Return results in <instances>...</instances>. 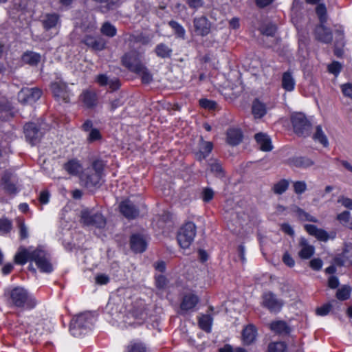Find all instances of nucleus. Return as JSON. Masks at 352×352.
Wrapping results in <instances>:
<instances>
[{"instance_id": "nucleus-1", "label": "nucleus", "mask_w": 352, "mask_h": 352, "mask_svg": "<svg viewBox=\"0 0 352 352\" xmlns=\"http://www.w3.org/2000/svg\"><path fill=\"white\" fill-rule=\"evenodd\" d=\"M2 299L8 308L19 313L31 311L39 304L34 294L21 285L5 288Z\"/></svg>"}, {"instance_id": "nucleus-2", "label": "nucleus", "mask_w": 352, "mask_h": 352, "mask_svg": "<svg viewBox=\"0 0 352 352\" xmlns=\"http://www.w3.org/2000/svg\"><path fill=\"white\" fill-rule=\"evenodd\" d=\"M121 64L132 73L139 76L143 85H148L153 80V74L142 63V56L137 50L125 52L120 58Z\"/></svg>"}, {"instance_id": "nucleus-3", "label": "nucleus", "mask_w": 352, "mask_h": 352, "mask_svg": "<svg viewBox=\"0 0 352 352\" xmlns=\"http://www.w3.org/2000/svg\"><path fill=\"white\" fill-rule=\"evenodd\" d=\"M96 322L95 314L85 311L76 315L69 323V331L75 338H81L90 333Z\"/></svg>"}, {"instance_id": "nucleus-4", "label": "nucleus", "mask_w": 352, "mask_h": 352, "mask_svg": "<svg viewBox=\"0 0 352 352\" xmlns=\"http://www.w3.org/2000/svg\"><path fill=\"white\" fill-rule=\"evenodd\" d=\"M197 234V226L191 221H188L181 226L177 233V241L182 249L189 248L194 241Z\"/></svg>"}, {"instance_id": "nucleus-5", "label": "nucleus", "mask_w": 352, "mask_h": 352, "mask_svg": "<svg viewBox=\"0 0 352 352\" xmlns=\"http://www.w3.org/2000/svg\"><path fill=\"white\" fill-rule=\"evenodd\" d=\"M32 261L42 273L50 274L54 271L51 263V255L43 245H38L32 250Z\"/></svg>"}, {"instance_id": "nucleus-6", "label": "nucleus", "mask_w": 352, "mask_h": 352, "mask_svg": "<svg viewBox=\"0 0 352 352\" xmlns=\"http://www.w3.org/2000/svg\"><path fill=\"white\" fill-rule=\"evenodd\" d=\"M294 133L298 137L307 138L311 133L312 124L305 113L297 112L291 116Z\"/></svg>"}, {"instance_id": "nucleus-7", "label": "nucleus", "mask_w": 352, "mask_h": 352, "mask_svg": "<svg viewBox=\"0 0 352 352\" xmlns=\"http://www.w3.org/2000/svg\"><path fill=\"white\" fill-rule=\"evenodd\" d=\"M261 306L270 314L280 313L284 306V301L272 291L264 292L261 296Z\"/></svg>"}, {"instance_id": "nucleus-8", "label": "nucleus", "mask_w": 352, "mask_h": 352, "mask_svg": "<svg viewBox=\"0 0 352 352\" xmlns=\"http://www.w3.org/2000/svg\"><path fill=\"white\" fill-rule=\"evenodd\" d=\"M50 89L56 101L59 103L70 102L71 91L65 82L62 80L52 82Z\"/></svg>"}, {"instance_id": "nucleus-9", "label": "nucleus", "mask_w": 352, "mask_h": 352, "mask_svg": "<svg viewBox=\"0 0 352 352\" xmlns=\"http://www.w3.org/2000/svg\"><path fill=\"white\" fill-rule=\"evenodd\" d=\"M23 133L26 142L32 146L39 143L43 138V133L38 124L29 122L23 126Z\"/></svg>"}, {"instance_id": "nucleus-10", "label": "nucleus", "mask_w": 352, "mask_h": 352, "mask_svg": "<svg viewBox=\"0 0 352 352\" xmlns=\"http://www.w3.org/2000/svg\"><path fill=\"white\" fill-rule=\"evenodd\" d=\"M81 219L85 225L99 229L104 228L107 224L106 218L100 212L91 213L89 210H83L81 212Z\"/></svg>"}, {"instance_id": "nucleus-11", "label": "nucleus", "mask_w": 352, "mask_h": 352, "mask_svg": "<svg viewBox=\"0 0 352 352\" xmlns=\"http://www.w3.org/2000/svg\"><path fill=\"white\" fill-rule=\"evenodd\" d=\"M200 302L199 297L194 293L184 294L182 298L179 309L180 314L184 315L188 312H193Z\"/></svg>"}, {"instance_id": "nucleus-12", "label": "nucleus", "mask_w": 352, "mask_h": 352, "mask_svg": "<svg viewBox=\"0 0 352 352\" xmlns=\"http://www.w3.org/2000/svg\"><path fill=\"white\" fill-rule=\"evenodd\" d=\"M42 94V90L38 87H24L19 92L18 98L22 104H33L41 97Z\"/></svg>"}, {"instance_id": "nucleus-13", "label": "nucleus", "mask_w": 352, "mask_h": 352, "mask_svg": "<svg viewBox=\"0 0 352 352\" xmlns=\"http://www.w3.org/2000/svg\"><path fill=\"white\" fill-rule=\"evenodd\" d=\"M81 43L92 51L100 52L107 48V41L101 36L85 34L81 39Z\"/></svg>"}, {"instance_id": "nucleus-14", "label": "nucleus", "mask_w": 352, "mask_h": 352, "mask_svg": "<svg viewBox=\"0 0 352 352\" xmlns=\"http://www.w3.org/2000/svg\"><path fill=\"white\" fill-rule=\"evenodd\" d=\"M304 228L309 235L316 237L320 241L327 242L329 239H334L336 236V232L332 231L328 233L324 229L318 228L314 224H305Z\"/></svg>"}, {"instance_id": "nucleus-15", "label": "nucleus", "mask_w": 352, "mask_h": 352, "mask_svg": "<svg viewBox=\"0 0 352 352\" xmlns=\"http://www.w3.org/2000/svg\"><path fill=\"white\" fill-rule=\"evenodd\" d=\"M82 106L87 109H93L98 106V96L94 89H83L78 97Z\"/></svg>"}, {"instance_id": "nucleus-16", "label": "nucleus", "mask_w": 352, "mask_h": 352, "mask_svg": "<svg viewBox=\"0 0 352 352\" xmlns=\"http://www.w3.org/2000/svg\"><path fill=\"white\" fill-rule=\"evenodd\" d=\"M119 210L125 218L129 220L135 219L140 215L139 208L129 199L120 203Z\"/></svg>"}, {"instance_id": "nucleus-17", "label": "nucleus", "mask_w": 352, "mask_h": 352, "mask_svg": "<svg viewBox=\"0 0 352 352\" xmlns=\"http://www.w3.org/2000/svg\"><path fill=\"white\" fill-rule=\"evenodd\" d=\"M314 34L316 40L322 43L330 44L333 41L332 30L327 27L325 23L316 25L314 30Z\"/></svg>"}, {"instance_id": "nucleus-18", "label": "nucleus", "mask_w": 352, "mask_h": 352, "mask_svg": "<svg viewBox=\"0 0 352 352\" xmlns=\"http://www.w3.org/2000/svg\"><path fill=\"white\" fill-rule=\"evenodd\" d=\"M129 245L133 252L140 254L146 251L148 243L144 234L141 233H133L130 236Z\"/></svg>"}, {"instance_id": "nucleus-19", "label": "nucleus", "mask_w": 352, "mask_h": 352, "mask_svg": "<svg viewBox=\"0 0 352 352\" xmlns=\"http://www.w3.org/2000/svg\"><path fill=\"white\" fill-rule=\"evenodd\" d=\"M226 143L231 146L239 145L243 140V132L239 127L231 126L226 131Z\"/></svg>"}, {"instance_id": "nucleus-20", "label": "nucleus", "mask_w": 352, "mask_h": 352, "mask_svg": "<svg viewBox=\"0 0 352 352\" xmlns=\"http://www.w3.org/2000/svg\"><path fill=\"white\" fill-rule=\"evenodd\" d=\"M214 144L212 142L206 141L203 137L200 138L199 142V150L194 152L195 158L199 162L206 160L212 153Z\"/></svg>"}, {"instance_id": "nucleus-21", "label": "nucleus", "mask_w": 352, "mask_h": 352, "mask_svg": "<svg viewBox=\"0 0 352 352\" xmlns=\"http://www.w3.org/2000/svg\"><path fill=\"white\" fill-rule=\"evenodd\" d=\"M269 328L272 332L279 336H289L292 329L283 320H273L269 324Z\"/></svg>"}, {"instance_id": "nucleus-22", "label": "nucleus", "mask_w": 352, "mask_h": 352, "mask_svg": "<svg viewBox=\"0 0 352 352\" xmlns=\"http://www.w3.org/2000/svg\"><path fill=\"white\" fill-rule=\"evenodd\" d=\"M20 60L23 65L36 67L41 62L42 55L38 52L28 50L23 52Z\"/></svg>"}, {"instance_id": "nucleus-23", "label": "nucleus", "mask_w": 352, "mask_h": 352, "mask_svg": "<svg viewBox=\"0 0 352 352\" xmlns=\"http://www.w3.org/2000/svg\"><path fill=\"white\" fill-rule=\"evenodd\" d=\"M195 32L197 35L205 36L210 32L211 25L205 16L195 17L193 20Z\"/></svg>"}, {"instance_id": "nucleus-24", "label": "nucleus", "mask_w": 352, "mask_h": 352, "mask_svg": "<svg viewBox=\"0 0 352 352\" xmlns=\"http://www.w3.org/2000/svg\"><path fill=\"white\" fill-rule=\"evenodd\" d=\"M102 177L103 176L93 171H88L82 176L81 180L84 182L85 186L87 188H98L102 185L101 180Z\"/></svg>"}, {"instance_id": "nucleus-25", "label": "nucleus", "mask_w": 352, "mask_h": 352, "mask_svg": "<svg viewBox=\"0 0 352 352\" xmlns=\"http://www.w3.org/2000/svg\"><path fill=\"white\" fill-rule=\"evenodd\" d=\"M291 167L307 169L314 164V161L307 156H293L287 160Z\"/></svg>"}, {"instance_id": "nucleus-26", "label": "nucleus", "mask_w": 352, "mask_h": 352, "mask_svg": "<svg viewBox=\"0 0 352 352\" xmlns=\"http://www.w3.org/2000/svg\"><path fill=\"white\" fill-rule=\"evenodd\" d=\"M95 81L100 87L109 85L111 91H116L121 87V82L118 78H114L109 80L108 76L104 74H100L96 76Z\"/></svg>"}, {"instance_id": "nucleus-27", "label": "nucleus", "mask_w": 352, "mask_h": 352, "mask_svg": "<svg viewBox=\"0 0 352 352\" xmlns=\"http://www.w3.org/2000/svg\"><path fill=\"white\" fill-rule=\"evenodd\" d=\"M257 329L253 324L246 325L242 330L241 338L244 345L252 344L256 339Z\"/></svg>"}, {"instance_id": "nucleus-28", "label": "nucleus", "mask_w": 352, "mask_h": 352, "mask_svg": "<svg viewBox=\"0 0 352 352\" xmlns=\"http://www.w3.org/2000/svg\"><path fill=\"white\" fill-rule=\"evenodd\" d=\"M299 246L301 248L298 252V256L303 260L309 259L315 253V248L310 245L307 239L300 237L299 239Z\"/></svg>"}, {"instance_id": "nucleus-29", "label": "nucleus", "mask_w": 352, "mask_h": 352, "mask_svg": "<svg viewBox=\"0 0 352 352\" xmlns=\"http://www.w3.org/2000/svg\"><path fill=\"white\" fill-rule=\"evenodd\" d=\"M254 138L262 151L269 152L273 149L272 140L267 133L259 132L256 133Z\"/></svg>"}, {"instance_id": "nucleus-30", "label": "nucleus", "mask_w": 352, "mask_h": 352, "mask_svg": "<svg viewBox=\"0 0 352 352\" xmlns=\"http://www.w3.org/2000/svg\"><path fill=\"white\" fill-rule=\"evenodd\" d=\"M1 186L4 192L10 195H15L19 192V189L15 183L11 181V174L5 173L1 178Z\"/></svg>"}, {"instance_id": "nucleus-31", "label": "nucleus", "mask_w": 352, "mask_h": 352, "mask_svg": "<svg viewBox=\"0 0 352 352\" xmlns=\"http://www.w3.org/2000/svg\"><path fill=\"white\" fill-rule=\"evenodd\" d=\"M251 112L254 119H261L267 113L266 104L261 102L258 98L252 101Z\"/></svg>"}, {"instance_id": "nucleus-32", "label": "nucleus", "mask_w": 352, "mask_h": 352, "mask_svg": "<svg viewBox=\"0 0 352 352\" xmlns=\"http://www.w3.org/2000/svg\"><path fill=\"white\" fill-rule=\"evenodd\" d=\"M197 324L200 329L207 333L212 331L214 318L210 314H201L197 316Z\"/></svg>"}, {"instance_id": "nucleus-33", "label": "nucleus", "mask_w": 352, "mask_h": 352, "mask_svg": "<svg viewBox=\"0 0 352 352\" xmlns=\"http://www.w3.org/2000/svg\"><path fill=\"white\" fill-rule=\"evenodd\" d=\"M63 169L70 175L77 176L82 172V166L76 158L69 160L63 166Z\"/></svg>"}, {"instance_id": "nucleus-34", "label": "nucleus", "mask_w": 352, "mask_h": 352, "mask_svg": "<svg viewBox=\"0 0 352 352\" xmlns=\"http://www.w3.org/2000/svg\"><path fill=\"white\" fill-rule=\"evenodd\" d=\"M60 22V16L56 13H47L44 16L41 23L45 31H49L56 27Z\"/></svg>"}, {"instance_id": "nucleus-35", "label": "nucleus", "mask_w": 352, "mask_h": 352, "mask_svg": "<svg viewBox=\"0 0 352 352\" xmlns=\"http://www.w3.org/2000/svg\"><path fill=\"white\" fill-rule=\"evenodd\" d=\"M32 251H29L25 248H20L14 257V261L16 265H24L28 261H32Z\"/></svg>"}, {"instance_id": "nucleus-36", "label": "nucleus", "mask_w": 352, "mask_h": 352, "mask_svg": "<svg viewBox=\"0 0 352 352\" xmlns=\"http://www.w3.org/2000/svg\"><path fill=\"white\" fill-rule=\"evenodd\" d=\"M292 210L301 221H309L312 223H317L318 221L316 217L311 215L298 206L294 205Z\"/></svg>"}, {"instance_id": "nucleus-37", "label": "nucleus", "mask_w": 352, "mask_h": 352, "mask_svg": "<svg viewBox=\"0 0 352 352\" xmlns=\"http://www.w3.org/2000/svg\"><path fill=\"white\" fill-rule=\"evenodd\" d=\"M156 56L160 58H170L173 54V50L164 43L157 44L154 49Z\"/></svg>"}, {"instance_id": "nucleus-38", "label": "nucleus", "mask_w": 352, "mask_h": 352, "mask_svg": "<svg viewBox=\"0 0 352 352\" xmlns=\"http://www.w3.org/2000/svg\"><path fill=\"white\" fill-rule=\"evenodd\" d=\"M296 82L291 72L287 71L283 74L281 86L286 91H292L295 89Z\"/></svg>"}, {"instance_id": "nucleus-39", "label": "nucleus", "mask_w": 352, "mask_h": 352, "mask_svg": "<svg viewBox=\"0 0 352 352\" xmlns=\"http://www.w3.org/2000/svg\"><path fill=\"white\" fill-rule=\"evenodd\" d=\"M266 352H288V346L285 341H272L267 344Z\"/></svg>"}, {"instance_id": "nucleus-40", "label": "nucleus", "mask_w": 352, "mask_h": 352, "mask_svg": "<svg viewBox=\"0 0 352 352\" xmlns=\"http://www.w3.org/2000/svg\"><path fill=\"white\" fill-rule=\"evenodd\" d=\"M14 117L12 108L9 103L0 102V120L8 121Z\"/></svg>"}, {"instance_id": "nucleus-41", "label": "nucleus", "mask_w": 352, "mask_h": 352, "mask_svg": "<svg viewBox=\"0 0 352 352\" xmlns=\"http://www.w3.org/2000/svg\"><path fill=\"white\" fill-rule=\"evenodd\" d=\"M313 140L315 142H318L321 144L323 147L326 148L329 146V141L327 135L322 131V126L320 125H318L316 127V131L312 137Z\"/></svg>"}, {"instance_id": "nucleus-42", "label": "nucleus", "mask_w": 352, "mask_h": 352, "mask_svg": "<svg viewBox=\"0 0 352 352\" xmlns=\"http://www.w3.org/2000/svg\"><path fill=\"white\" fill-rule=\"evenodd\" d=\"M91 166L93 172L103 177L104 176V169L107 166V161H104L100 157L96 158L92 161Z\"/></svg>"}, {"instance_id": "nucleus-43", "label": "nucleus", "mask_w": 352, "mask_h": 352, "mask_svg": "<svg viewBox=\"0 0 352 352\" xmlns=\"http://www.w3.org/2000/svg\"><path fill=\"white\" fill-rule=\"evenodd\" d=\"M124 352H147L146 344L139 340H132L128 344Z\"/></svg>"}, {"instance_id": "nucleus-44", "label": "nucleus", "mask_w": 352, "mask_h": 352, "mask_svg": "<svg viewBox=\"0 0 352 352\" xmlns=\"http://www.w3.org/2000/svg\"><path fill=\"white\" fill-rule=\"evenodd\" d=\"M209 167L210 172L216 177L221 179L226 177V172L218 160H215L214 162L209 164Z\"/></svg>"}, {"instance_id": "nucleus-45", "label": "nucleus", "mask_w": 352, "mask_h": 352, "mask_svg": "<svg viewBox=\"0 0 352 352\" xmlns=\"http://www.w3.org/2000/svg\"><path fill=\"white\" fill-rule=\"evenodd\" d=\"M289 186V181L282 179L273 185L272 190L276 195H282L288 189Z\"/></svg>"}, {"instance_id": "nucleus-46", "label": "nucleus", "mask_w": 352, "mask_h": 352, "mask_svg": "<svg viewBox=\"0 0 352 352\" xmlns=\"http://www.w3.org/2000/svg\"><path fill=\"white\" fill-rule=\"evenodd\" d=\"M336 219L344 226L352 230V221H351V214L348 210H344L338 214Z\"/></svg>"}, {"instance_id": "nucleus-47", "label": "nucleus", "mask_w": 352, "mask_h": 352, "mask_svg": "<svg viewBox=\"0 0 352 352\" xmlns=\"http://www.w3.org/2000/svg\"><path fill=\"white\" fill-rule=\"evenodd\" d=\"M168 25L173 30L174 34L177 38H184L186 30L184 28L175 20H170L168 23Z\"/></svg>"}, {"instance_id": "nucleus-48", "label": "nucleus", "mask_w": 352, "mask_h": 352, "mask_svg": "<svg viewBox=\"0 0 352 352\" xmlns=\"http://www.w3.org/2000/svg\"><path fill=\"white\" fill-rule=\"evenodd\" d=\"M100 32L103 35L110 38L117 34L116 28L109 21H106L102 25Z\"/></svg>"}, {"instance_id": "nucleus-49", "label": "nucleus", "mask_w": 352, "mask_h": 352, "mask_svg": "<svg viewBox=\"0 0 352 352\" xmlns=\"http://www.w3.org/2000/svg\"><path fill=\"white\" fill-rule=\"evenodd\" d=\"M351 291L349 285H343L337 290L336 297L340 301L346 300L350 298Z\"/></svg>"}, {"instance_id": "nucleus-50", "label": "nucleus", "mask_w": 352, "mask_h": 352, "mask_svg": "<svg viewBox=\"0 0 352 352\" xmlns=\"http://www.w3.org/2000/svg\"><path fill=\"white\" fill-rule=\"evenodd\" d=\"M261 34L267 36H274L277 32V26L272 23H267L260 28Z\"/></svg>"}, {"instance_id": "nucleus-51", "label": "nucleus", "mask_w": 352, "mask_h": 352, "mask_svg": "<svg viewBox=\"0 0 352 352\" xmlns=\"http://www.w3.org/2000/svg\"><path fill=\"white\" fill-rule=\"evenodd\" d=\"M316 13L320 23H326L327 21V8L324 3H319L316 8Z\"/></svg>"}, {"instance_id": "nucleus-52", "label": "nucleus", "mask_w": 352, "mask_h": 352, "mask_svg": "<svg viewBox=\"0 0 352 352\" xmlns=\"http://www.w3.org/2000/svg\"><path fill=\"white\" fill-rule=\"evenodd\" d=\"M12 229V221L6 217L0 218V232L3 234H8Z\"/></svg>"}, {"instance_id": "nucleus-53", "label": "nucleus", "mask_w": 352, "mask_h": 352, "mask_svg": "<svg viewBox=\"0 0 352 352\" xmlns=\"http://www.w3.org/2000/svg\"><path fill=\"white\" fill-rule=\"evenodd\" d=\"M102 139V135L100 130L94 128L90 131L87 137V142L89 144L94 143L97 141H100Z\"/></svg>"}, {"instance_id": "nucleus-54", "label": "nucleus", "mask_w": 352, "mask_h": 352, "mask_svg": "<svg viewBox=\"0 0 352 352\" xmlns=\"http://www.w3.org/2000/svg\"><path fill=\"white\" fill-rule=\"evenodd\" d=\"M214 197V190L210 187L203 188L201 193V198L204 203L210 202Z\"/></svg>"}, {"instance_id": "nucleus-55", "label": "nucleus", "mask_w": 352, "mask_h": 352, "mask_svg": "<svg viewBox=\"0 0 352 352\" xmlns=\"http://www.w3.org/2000/svg\"><path fill=\"white\" fill-rule=\"evenodd\" d=\"M199 106L205 109L215 110L217 106L214 100H209L208 98H201L199 100Z\"/></svg>"}, {"instance_id": "nucleus-56", "label": "nucleus", "mask_w": 352, "mask_h": 352, "mask_svg": "<svg viewBox=\"0 0 352 352\" xmlns=\"http://www.w3.org/2000/svg\"><path fill=\"white\" fill-rule=\"evenodd\" d=\"M293 188L296 195H302L307 190V184L305 181H296L293 182Z\"/></svg>"}, {"instance_id": "nucleus-57", "label": "nucleus", "mask_w": 352, "mask_h": 352, "mask_svg": "<svg viewBox=\"0 0 352 352\" xmlns=\"http://www.w3.org/2000/svg\"><path fill=\"white\" fill-rule=\"evenodd\" d=\"M332 307L333 306L330 302L324 303L322 306L316 308V314L318 316H325L329 314Z\"/></svg>"}, {"instance_id": "nucleus-58", "label": "nucleus", "mask_w": 352, "mask_h": 352, "mask_svg": "<svg viewBox=\"0 0 352 352\" xmlns=\"http://www.w3.org/2000/svg\"><path fill=\"white\" fill-rule=\"evenodd\" d=\"M155 286L159 289H164L167 286L168 280L167 278L162 274L155 276Z\"/></svg>"}, {"instance_id": "nucleus-59", "label": "nucleus", "mask_w": 352, "mask_h": 352, "mask_svg": "<svg viewBox=\"0 0 352 352\" xmlns=\"http://www.w3.org/2000/svg\"><path fill=\"white\" fill-rule=\"evenodd\" d=\"M342 65L338 61H333L328 65V71L337 76L341 72Z\"/></svg>"}, {"instance_id": "nucleus-60", "label": "nucleus", "mask_w": 352, "mask_h": 352, "mask_svg": "<svg viewBox=\"0 0 352 352\" xmlns=\"http://www.w3.org/2000/svg\"><path fill=\"white\" fill-rule=\"evenodd\" d=\"M95 281L97 285H104L110 282V278L108 275L102 273L96 274Z\"/></svg>"}, {"instance_id": "nucleus-61", "label": "nucleus", "mask_w": 352, "mask_h": 352, "mask_svg": "<svg viewBox=\"0 0 352 352\" xmlns=\"http://www.w3.org/2000/svg\"><path fill=\"white\" fill-rule=\"evenodd\" d=\"M322 261L320 258H314L309 262V267L315 271H319L322 267Z\"/></svg>"}, {"instance_id": "nucleus-62", "label": "nucleus", "mask_w": 352, "mask_h": 352, "mask_svg": "<svg viewBox=\"0 0 352 352\" xmlns=\"http://www.w3.org/2000/svg\"><path fill=\"white\" fill-rule=\"evenodd\" d=\"M283 262L288 267H293L295 265V261L290 254L285 252L282 257Z\"/></svg>"}, {"instance_id": "nucleus-63", "label": "nucleus", "mask_w": 352, "mask_h": 352, "mask_svg": "<svg viewBox=\"0 0 352 352\" xmlns=\"http://www.w3.org/2000/svg\"><path fill=\"white\" fill-rule=\"evenodd\" d=\"M19 239L24 240L28 237V232L26 226L23 221H21L19 225Z\"/></svg>"}, {"instance_id": "nucleus-64", "label": "nucleus", "mask_w": 352, "mask_h": 352, "mask_svg": "<svg viewBox=\"0 0 352 352\" xmlns=\"http://www.w3.org/2000/svg\"><path fill=\"white\" fill-rule=\"evenodd\" d=\"M343 95L352 99V83H346L341 86Z\"/></svg>"}]
</instances>
